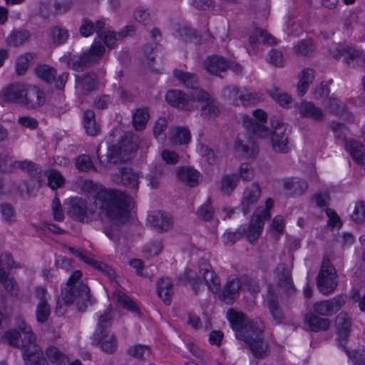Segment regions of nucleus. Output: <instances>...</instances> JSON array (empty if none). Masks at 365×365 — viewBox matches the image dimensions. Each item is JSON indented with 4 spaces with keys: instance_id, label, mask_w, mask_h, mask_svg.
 <instances>
[{
    "instance_id": "obj_1",
    "label": "nucleus",
    "mask_w": 365,
    "mask_h": 365,
    "mask_svg": "<svg viewBox=\"0 0 365 365\" xmlns=\"http://www.w3.org/2000/svg\"><path fill=\"white\" fill-rule=\"evenodd\" d=\"M83 189L93 195L95 205L114 224L122 225L128 220L131 200L124 192L106 190L92 180H85Z\"/></svg>"
},
{
    "instance_id": "obj_2",
    "label": "nucleus",
    "mask_w": 365,
    "mask_h": 365,
    "mask_svg": "<svg viewBox=\"0 0 365 365\" xmlns=\"http://www.w3.org/2000/svg\"><path fill=\"white\" fill-rule=\"evenodd\" d=\"M227 317L235 331L236 338L243 341L256 358L268 355L269 345L263 339L264 325L259 318L249 319L244 314L230 309Z\"/></svg>"
},
{
    "instance_id": "obj_3",
    "label": "nucleus",
    "mask_w": 365,
    "mask_h": 365,
    "mask_svg": "<svg viewBox=\"0 0 365 365\" xmlns=\"http://www.w3.org/2000/svg\"><path fill=\"white\" fill-rule=\"evenodd\" d=\"M83 276L80 270L74 271L68 278L66 283L61 287V295L58 298L56 305V314L63 315L65 307L75 304L79 312H83L90 303L91 294L88 286L83 282H79Z\"/></svg>"
},
{
    "instance_id": "obj_4",
    "label": "nucleus",
    "mask_w": 365,
    "mask_h": 365,
    "mask_svg": "<svg viewBox=\"0 0 365 365\" xmlns=\"http://www.w3.org/2000/svg\"><path fill=\"white\" fill-rule=\"evenodd\" d=\"M198 271L208 289L212 293L220 292L221 290L220 279L207 259L204 258L199 259ZM178 282L180 284L188 282L196 295L204 289L203 282L192 269H186L179 276Z\"/></svg>"
},
{
    "instance_id": "obj_5",
    "label": "nucleus",
    "mask_w": 365,
    "mask_h": 365,
    "mask_svg": "<svg viewBox=\"0 0 365 365\" xmlns=\"http://www.w3.org/2000/svg\"><path fill=\"white\" fill-rule=\"evenodd\" d=\"M113 314L109 306L98 317L97 327L93 334V341L101 344V349L107 354L114 353L118 348L115 336L111 334L108 329L113 322Z\"/></svg>"
},
{
    "instance_id": "obj_6",
    "label": "nucleus",
    "mask_w": 365,
    "mask_h": 365,
    "mask_svg": "<svg viewBox=\"0 0 365 365\" xmlns=\"http://www.w3.org/2000/svg\"><path fill=\"white\" fill-rule=\"evenodd\" d=\"M339 280L335 268L327 257H324L320 271L317 278V285L324 295H329L334 292Z\"/></svg>"
},
{
    "instance_id": "obj_7",
    "label": "nucleus",
    "mask_w": 365,
    "mask_h": 365,
    "mask_svg": "<svg viewBox=\"0 0 365 365\" xmlns=\"http://www.w3.org/2000/svg\"><path fill=\"white\" fill-rule=\"evenodd\" d=\"M273 131L271 135L272 147L274 152L286 154L289 151V136L292 128L279 119L271 118Z\"/></svg>"
},
{
    "instance_id": "obj_8",
    "label": "nucleus",
    "mask_w": 365,
    "mask_h": 365,
    "mask_svg": "<svg viewBox=\"0 0 365 365\" xmlns=\"http://www.w3.org/2000/svg\"><path fill=\"white\" fill-rule=\"evenodd\" d=\"M13 259L10 253L6 252L0 257V282L4 286V289L11 296L16 297L19 294V289L15 279L9 277L7 271L14 268H20Z\"/></svg>"
},
{
    "instance_id": "obj_9",
    "label": "nucleus",
    "mask_w": 365,
    "mask_h": 365,
    "mask_svg": "<svg viewBox=\"0 0 365 365\" xmlns=\"http://www.w3.org/2000/svg\"><path fill=\"white\" fill-rule=\"evenodd\" d=\"M253 117L245 115L242 116L243 126L252 133L264 138L269 135V128L264 125L267 120V114L262 109H255L252 112Z\"/></svg>"
},
{
    "instance_id": "obj_10",
    "label": "nucleus",
    "mask_w": 365,
    "mask_h": 365,
    "mask_svg": "<svg viewBox=\"0 0 365 365\" xmlns=\"http://www.w3.org/2000/svg\"><path fill=\"white\" fill-rule=\"evenodd\" d=\"M68 214L73 219L81 222H91L95 217V212L88 207L87 202L77 197L71 199Z\"/></svg>"
},
{
    "instance_id": "obj_11",
    "label": "nucleus",
    "mask_w": 365,
    "mask_h": 365,
    "mask_svg": "<svg viewBox=\"0 0 365 365\" xmlns=\"http://www.w3.org/2000/svg\"><path fill=\"white\" fill-rule=\"evenodd\" d=\"M346 296L339 294L331 299L323 300L314 303V311L318 315L329 317L334 315L346 304Z\"/></svg>"
},
{
    "instance_id": "obj_12",
    "label": "nucleus",
    "mask_w": 365,
    "mask_h": 365,
    "mask_svg": "<svg viewBox=\"0 0 365 365\" xmlns=\"http://www.w3.org/2000/svg\"><path fill=\"white\" fill-rule=\"evenodd\" d=\"M148 222L158 232L170 231L173 227V219L170 215L162 211L153 212L148 217Z\"/></svg>"
},
{
    "instance_id": "obj_13",
    "label": "nucleus",
    "mask_w": 365,
    "mask_h": 365,
    "mask_svg": "<svg viewBox=\"0 0 365 365\" xmlns=\"http://www.w3.org/2000/svg\"><path fill=\"white\" fill-rule=\"evenodd\" d=\"M167 102L173 107L181 108L185 110H191L195 108L193 101L190 100L189 96L180 90H170L165 96Z\"/></svg>"
},
{
    "instance_id": "obj_14",
    "label": "nucleus",
    "mask_w": 365,
    "mask_h": 365,
    "mask_svg": "<svg viewBox=\"0 0 365 365\" xmlns=\"http://www.w3.org/2000/svg\"><path fill=\"white\" fill-rule=\"evenodd\" d=\"M45 102L43 92L35 86H26L21 106L29 109H35L41 107Z\"/></svg>"
},
{
    "instance_id": "obj_15",
    "label": "nucleus",
    "mask_w": 365,
    "mask_h": 365,
    "mask_svg": "<svg viewBox=\"0 0 365 365\" xmlns=\"http://www.w3.org/2000/svg\"><path fill=\"white\" fill-rule=\"evenodd\" d=\"M337 334L339 336V344L344 349L351 330L352 321L349 314L341 312L335 319Z\"/></svg>"
},
{
    "instance_id": "obj_16",
    "label": "nucleus",
    "mask_w": 365,
    "mask_h": 365,
    "mask_svg": "<svg viewBox=\"0 0 365 365\" xmlns=\"http://www.w3.org/2000/svg\"><path fill=\"white\" fill-rule=\"evenodd\" d=\"M76 88L84 96L98 89L99 82L96 73L90 72L83 76H75Z\"/></svg>"
},
{
    "instance_id": "obj_17",
    "label": "nucleus",
    "mask_w": 365,
    "mask_h": 365,
    "mask_svg": "<svg viewBox=\"0 0 365 365\" xmlns=\"http://www.w3.org/2000/svg\"><path fill=\"white\" fill-rule=\"evenodd\" d=\"M261 195V188L258 183L254 182L247 187L241 201L242 210L247 215L257 204Z\"/></svg>"
},
{
    "instance_id": "obj_18",
    "label": "nucleus",
    "mask_w": 365,
    "mask_h": 365,
    "mask_svg": "<svg viewBox=\"0 0 365 365\" xmlns=\"http://www.w3.org/2000/svg\"><path fill=\"white\" fill-rule=\"evenodd\" d=\"M275 278L278 285L287 294H292L295 289L293 284L291 269L284 263L277 264L275 269Z\"/></svg>"
},
{
    "instance_id": "obj_19",
    "label": "nucleus",
    "mask_w": 365,
    "mask_h": 365,
    "mask_svg": "<svg viewBox=\"0 0 365 365\" xmlns=\"http://www.w3.org/2000/svg\"><path fill=\"white\" fill-rule=\"evenodd\" d=\"M139 175L130 168H120L119 173L113 175V180L116 183H123L128 188L138 190Z\"/></svg>"
},
{
    "instance_id": "obj_20",
    "label": "nucleus",
    "mask_w": 365,
    "mask_h": 365,
    "mask_svg": "<svg viewBox=\"0 0 365 365\" xmlns=\"http://www.w3.org/2000/svg\"><path fill=\"white\" fill-rule=\"evenodd\" d=\"M298 112L302 118H310L316 122L322 121L325 118L323 110L310 101H302L298 106Z\"/></svg>"
},
{
    "instance_id": "obj_21",
    "label": "nucleus",
    "mask_w": 365,
    "mask_h": 365,
    "mask_svg": "<svg viewBox=\"0 0 365 365\" xmlns=\"http://www.w3.org/2000/svg\"><path fill=\"white\" fill-rule=\"evenodd\" d=\"M227 65L226 58L217 55L208 56L204 62L205 70L217 76H221V73L227 70Z\"/></svg>"
},
{
    "instance_id": "obj_22",
    "label": "nucleus",
    "mask_w": 365,
    "mask_h": 365,
    "mask_svg": "<svg viewBox=\"0 0 365 365\" xmlns=\"http://www.w3.org/2000/svg\"><path fill=\"white\" fill-rule=\"evenodd\" d=\"M242 286V280L236 277L229 278L220 296L222 301L225 304H232Z\"/></svg>"
},
{
    "instance_id": "obj_23",
    "label": "nucleus",
    "mask_w": 365,
    "mask_h": 365,
    "mask_svg": "<svg viewBox=\"0 0 365 365\" xmlns=\"http://www.w3.org/2000/svg\"><path fill=\"white\" fill-rule=\"evenodd\" d=\"M15 169L20 168L23 171L27 172L31 177L36 179L39 185L43 181V178L46 177L41 168V167L30 160H16L14 161Z\"/></svg>"
},
{
    "instance_id": "obj_24",
    "label": "nucleus",
    "mask_w": 365,
    "mask_h": 365,
    "mask_svg": "<svg viewBox=\"0 0 365 365\" xmlns=\"http://www.w3.org/2000/svg\"><path fill=\"white\" fill-rule=\"evenodd\" d=\"M16 326L21 334V341L24 344L23 349L26 348H32L34 346H38L36 344V337L33 332L31 326L27 324L22 319H19L16 322Z\"/></svg>"
},
{
    "instance_id": "obj_25",
    "label": "nucleus",
    "mask_w": 365,
    "mask_h": 365,
    "mask_svg": "<svg viewBox=\"0 0 365 365\" xmlns=\"http://www.w3.org/2000/svg\"><path fill=\"white\" fill-rule=\"evenodd\" d=\"M133 26H127L118 34L111 31H104L103 33H99L98 36L103 40L105 44L108 48H113L116 46L117 41L120 40L128 35H133Z\"/></svg>"
},
{
    "instance_id": "obj_26",
    "label": "nucleus",
    "mask_w": 365,
    "mask_h": 365,
    "mask_svg": "<svg viewBox=\"0 0 365 365\" xmlns=\"http://www.w3.org/2000/svg\"><path fill=\"white\" fill-rule=\"evenodd\" d=\"M264 224V220L259 215H253L247 230L244 234L247 235L248 241L251 243L255 242L260 235Z\"/></svg>"
},
{
    "instance_id": "obj_27",
    "label": "nucleus",
    "mask_w": 365,
    "mask_h": 365,
    "mask_svg": "<svg viewBox=\"0 0 365 365\" xmlns=\"http://www.w3.org/2000/svg\"><path fill=\"white\" fill-rule=\"evenodd\" d=\"M249 43L254 53H255V49L259 47V44L263 43L272 46L276 43V39L266 31L257 29L255 32L249 37Z\"/></svg>"
},
{
    "instance_id": "obj_28",
    "label": "nucleus",
    "mask_w": 365,
    "mask_h": 365,
    "mask_svg": "<svg viewBox=\"0 0 365 365\" xmlns=\"http://www.w3.org/2000/svg\"><path fill=\"white\" fill-rule=\"evenodd\" d=\"M323 103L330 113L351 120V114L347 112L345 105L339 100L335 98H327L323 100Z\"/></svg>"
},
{
    "instance_id": "obj_29",
    "label": "nucleus",
    "mask_w": 365,
    "mask_h": 365,
    "mask_svg": "<svg viewBox=\"0 0 365 365\" xmlns=\"http://www.w3.org/2000/svg\"><path fill=\"white\" fill-rule=\"evenodd\" d=\"M23 358L25 365H42L45 361L43 352L38 345L26 348Z\"/></svg>"
},
{
    "instance_id": "obj_30",
    "label": "nucleus",
    "mask_w": 365,
    "mask_h": 365,
    "mask_svg": "<svg viewBox=\"0 0 365 365\" xmlns=\"http://www.w3.org/2000/svg\"><path fill=\"white\" fill-rule=\"evenodd\" d=\"M298 78L297 92L299 96H304L314 79V71L309 68H305L299 73Z\"/></svg>"
},
{
    "instance_id": "obj_31",
    "label": "nucleus",
    "mask_w": 365,
    "mask_h": 365,
    "mask_svg": "<svg viewBox=\"0 0 365 365\" xmlns=\"http://www.w3.org/2000/svg\"><path fill=\"white\" fill-rule=\"evenodd\" d=\"M304 321L309 326L310 329L314 332L327 330L331 324L330 319L320 317L313 313L307 314Z\"/></svg>"
},
{
    "instance_id": "obj_32",
    "label": "nucleus",
    "mask_w": 365,
    "mask_h": 365,
    "mask_svg": "<svg viewBox=\"0 0 365 365\" xmlns=\"http://www.w3.org/2000/svg\"><path fill=\"white\" fill-rule=\"evenodd\" d=\"M283 186L287 193L291 195H302L308 188V184L305 180L297 178L284 180Z\"/></svg>"
},
{
    "instance_id": "obj_33",
    "label": "nucleus",
    "mask_w": 365,
    "mask_h": 365,
    "mask_svg": "<svg viewBox=\"0 0 365 365\" xmlns=\"http://www.w3.org/2000/svg\"><path fill=\"white\" fill-rule=\"evenodd\" d=\"M26 85L22 83L11 84L4 91V97L7 101L21 105Z\"/></svg>"
},
{
    "instance_id": "obj_34",
    "label": "nucleus",
    "mask_w": 365,
    "mask_h": 365,
    "mask_svg": "<svg viewBox=\"0 0 365 365\" xmlns=\"http://www.w3.org/2000/svg\"><path fill=\"white\" fill-rule=\"evenodd\" d=\"M158 297L165 304H170L173 295V282L168 277H162L157 284Z\"/></svg>"
},
{
    "instance_id": "obj_35",
    "label": "nucleus",
    "mask_w": 365,
    "mask_h": 365,
    "mask_svg": "<svg viewBox=\"0 0 365 365\" xmlns=\"http://www.w3.org/2000/svg\"><path fill=\"white\" fill-rule=\"evenodd\" d=\"M175 78L187 88L193 89L199 83V78L197 74L184 71L180 69L173 71Z\"/></svg>"
},
{
    "instance_id": "obj_36",
    "label": "nucleus",
    "mask_w": 365,
    "mask_h": 365,
    "mask_svg": "<svg viewBox=\"0 0 365 365\" xmlns=\"http://www.w3.org/2000/svg\"><path fill=\"white\" fill-rule=\"evenodd\" d=\"M267 302L274 323L276 324L282 323L284 319V314L279 305L277 297L273 293L269 292Z\"/></svg>"
},
{
    "instance_id": "obj_37",
    "label": "nucleus",
    "mask_w": 365,
    "mask_h": 365,
    "mask_svg": "<svg viewBox=\"0 0 365 365\" xmlns=\"http://www.w3.org/2000/svg\"><path fill=\"white\" fill-rule=\"evenodd\" d=\"M237 151L242 153L246 158H255L258 153V148L253 140L250 138L245 141L238 137L235 143Z\"/></svg>"
},
{
    "instance_id": "obj_38",
    "label": "nucleus",
    "mask_w": 365,
    "mask_h": 365,
    "mask_svg": "<svg viewBox=\"0 0 365 365\" xmlns=\"http://www.w3.org/2000/svg\"><path fill=\"white\" fill-rule=\"evenodd\" d=\"M178 178L180 180L193 187L198 184L200 173L195 169L189 167H182L178 169Z\"/></svg>"
},
{
    "instance_id": "obj_39",
    "label": "nucleus",
    "mask_w": 365,
    "mask_h": 365,
    "mask_svg": "<svg viewBox=\"0 0 365 365\" xmlns=\"http://www.w3.org/2000/svg\"><path fill=\"white\" fill-rule=\"evenodd\" d=\"M83 124L88 135H97L101 131L100 125L96 123L95 113L92 110H86L83 115Z\"/></svg>"
},
{
    "instance_id": "obj_40",
    "label": "nucleus",
    "mask_w": 365,
    "mask_h": 365,
    "mask_svg": "<svg viewBox=\"0 0 365 365\" xmlns=\"http://www.w3.org/2000/svg\"><path fill=\"white\" fill-rule=\"evenodd\" d=\"M346 149L349 152L353 158L359 163H362L365 160V148L359 142L349 140L346 142Z\"/></svg>"
},
{
    "instance_id": "obj_41",
    "label": "nucleus",
    "mask_w": 365,
    "mask_h": 365,
    "mask_svg": "<svg viewBox=\"0 0 365 365\" xmlns=\"http://www.w3.org/2000/svg\"><path fill=\"white\" fill-rule=\"evenodd\" d=\"M139 137L133 133L125 135L120 142V148L125 153H130L136 151L140 146Z\"/></svg>"
},
{
    "instance_id": "obj_42",
    "label": "nucleus",
    "mask_w": 365,
    "mask_h": 365,
    "mask_svg": "<svg viewBox=\"0 0 365 365\" xmlns=\"http://www.w3.org/2000/svg\"><path fill=\"white\" fill-rule=\"evenodd\" d=\"M242 90L234 85L225 86L222 91V95L224 99L230 101L235 106H240V98Z\"/></svg>"
},
{
    "instance_id": "obj_43",
    "label": "nucleus",
    "mask_w": 365,
    "mask_h": 365,
    "mask_svg": "<svg viewBox=\"0 0 365 365\" xmlns=\"http://www.w3.org/2000/svg\"><path fill=\"white\" fill-rule=\"evenodd\" d=\"M293 51L298 56H309L315 51V46L312 39H304L293 47Z\"/></svg>"
},
{
    "instance_id": "obj_44",
    "label": "nucleus",
    "mask_w": 365,
    "mask_h": 365,
    "mask_svg": "<svg viewBox=\"0 0 365 365\" xmlns=\"http://www.w3.org/2000/svg\"><path fill=\"white\" fill-rule=\"evenodd\" d=\"M220 113L219 103L213 97L201 106V115L206 118H215Z\"/></svg>"
},
{
    "instance_id": "obj_45",
    "label": "nucleus",
    "mask_w": 365,
    "mask_h": 365,
    "mask_svg": "<svg viewBox=\"0 0 365 365\" xmlns=\"http://www.w3.org/2000/svg\"><path fill=\"white\" fill-rule=\"evenodd\" d=\"M148 108H139L133 115V124L136 130H142L149 120Z\"/></svg>"
},
{
    "instance_id": "obj_46",
    "label": "nucleus",
    "mask_w": 365,
    "mask_h": 365,
    "mask_svg": "<svg viewBox=\"0 0 365 365\" xmlns=\"http://www.w3.org/2000/svg\"><path fill=\"white\" fill-rule=\"evenodd\" d=\"M48 360L55 365H67L69 362L68 357L55 346H49L46 349Z\"/></svg>"
},
{
    "instance_id": "obj_47",
    "label": "nucleus",
    "mask_w": 365,
    "mask_h": 365,
    "mask_svg": "<svg viewBox=\"0 0 365 365\" xmlns=\"http://www.w3.org/2000/svg\"><path fill=\"white\" fill-rule=\"evenodd\" d=\"M113 297L124 309L133 312L140 313L136 304L124 292L120 290H116L114 292Z\"/></svg>"
},
{
    "instance_id": "obj_48",
    "label": "nucleus",
    "mask_w": 365,
    "mask_h": 365,
    "mask_svg": "<svg viewBox=\"0 0 365 365\" xmlns=\"http://www.w3.org/2000/svg\"><path fill=\"white\" fill-rule=\"evenodd\" d=\"M122 152L123 151L120 148V145H113L109 147L106 155V161L103 160L100 155H98L99 163L106 168H110L111 165L115 164L120 159V155Z\"/></svg>"
},
{
    "instance_id": "obj_49",
    "label": "nucleus",
    "mask_w": 365,
    "mask_h": 365,
    "mask_svg": "<svg viewBox=\"0 0 365 365\" xmlns=\"http://www.w3.org/2000/svg\"><path fill=\"white\" fill-rule=\"evenodd\" d=\"M35 72L38 78L48 83H52L56 76L55 68L46 64L37 66Z\"/></svg>"
},
{
    "instance_id": "obj_50",
    "label": "nucleus",
    "mask_w": 365,
    "mask_h": 365,
    "mask_svg": "<svg viewBox=\"0 0 365 365\" xmlns=\"http://www.w3.org/2000/svg\"><path fill=\"white\" fill-rule=\"evenodd\" d=\"M106 51V48L100 41H94L89 51L85 53L88 57L92 65L99 61V60L103 56Z\"/></svg>"
},
{
    "instance_id": "obj_51",
    "label": "nucleus",
    "mask_w": 365,
    "mask_h": 365,
    "mask_svg": "<svg viewBox=\"0 0 365 365\" xmlns=\"http://www.w3.org/2000/svg\"><path fill=\"white\" fill-rule=\"evenodd\" d=\"M269 96L277 102L281 106L285 107L292 103V98L287 93H284L281 88L274 87L269 91Z\"/></svg>"
},
{
    "instance_id": "obj_52",
    "label": "nucleus",
    "mask_w": 365,
    "mask_h": 365,
    "mask_svg": "<svg viewBox=\"0 0 365 365\" xmlns=\"http://www.w3.org/2000/svg\"><path fill=\"white\" fill-rule=\"evenodd\" d=\"M68 65L73 70L76 71H82L84 68L92 66L88 57L86 53L81 56L71 57L68 61Z\"/></svg>"
},
{
    "instance_id": "obj_53",
    "label": "nucleus",
    "mask_w": 365,
    "mask_h": 365,
    "mask_svg": "<svg viewBox=\"0 0 365 365\" xmlns=\"http://www.w3.org/2000/svg\"><path fill=\"white\" fill-rule=\"evenodd\" d=\"M239 176L237 174L225 175L221 180V190L230 195L237 187Z\"/></svg>"
},
{
    "instance_id": "obj_54",
    "label": "nucleus",
    "mask_w": 365,
    "mask_h": 365,
    "mask_svg": "<svg viewBox=\"0 0 365 365\" xmlns=\"http://www.w3.org/2000/svg\"><path fill=\"white\" fill-rule=\"evenodd\" d=\"M68 250L72 255L78 257L81 261L93 268L98 262V260H96L91 253L87 250H77L73 247H68Z\"/></svg>"
},
{
    "instance_id": "obj_55",
    "label": "nucleus",
    "mask_w": 365,
    "mask_h": 365,
    "mask_svg": "<svg viewBox=\"0 0 365 365\" xmlns=\"http://www.w3.org/2000/svg\"><path fill=\"white\" fill-rule=\"evenodd\" d=\"M240 105L243 106L255 105L261 101V95L259 93L251 91L246 88L242 90Z\"/></svg>"
},
{
    "instance_id": "obj_56",
    "label": "nucleus",
    "mask_w": 365,
    "mask_h": 365,
    "mask_svg": "<svg viewBox=\"0 0 365 365\" xmlns=\"http://www.w3.org/2000/svg\"><path fill=\"white\" fill-rule=\"evenodd\" d=\"M168 121L165 118H160L157 120L153 128V134L155 138L161 143L166 140L165 130L167 128Z\"/></svg>"
},
{
    "instance_id": "obj_57",
    "label": "nucleus",
    "mask_w": 365,
    "mask_h": 365,
    "mask_svg": "<svg viewBox=\"0 0 365 365\" xmlns=\"http://www.w3.org/2000/svg\"><path fill=\"white\" fill-rule=\"evenodd\" d=\"M246 225H241L235 232L227 231L225 233H224V235L222 237L223 242L228 246L232 245L239 239H240V237L246 232Z\"/></svg>"
},
{
    "instance_id": "obj_58",
    "label": "nucleus",
    "mask_w": 365,
    "mask_h": 365,
    "mask_svg": "<svg viewBox=\"0 0 365 365\" xmlns=\"http://www.w3.org/2000/svg\"><path fill=\"white\" fill-rule=\"evenodd\" d=\"M192 90V91L190 94V98L191 101H193V105H195V106H197L195 104L196 102L200 103V105L202 106L203 103L209 101V99L212 97L205 89L199 87L198 85ZM196 108L197 107H195V108Z\"/></svg>"
},
{
    "instance_id": "obj_59",
    "label": "nucleus",
    "mask_w": 365,
    "mask_h": 365,
    "mask_svg": "<svg viewBox=\"0 0 365 365\" xmlns=\"http://www.w3.org/2000/svg\"><path fill=\"white\" fill-rule=\"evenodd\" d=\"M172 140L180 144L187 143L190 140V133L183 127H177L173 130Z\"/></svg>"
},
{
    "instance_id": "obj_60",
    "label": "nucleus",
    "mask_w": 365,
    "mask_h": 365,
    "mask_svg": "<svg viewBox=\"0 0 365 365\" xmlns=\"http://www.w3.org/2000/svg\"><path fill=\"white\" fill-rule=\"evenodd\" d=\"M28 38L29 34L27 31H13L6 38V43L10 46H18L24 43Z\"/></svg>"
},
{
    "instance_id": "obj_61",
    "label": "nucleus",
    "mask_w": 365,
    "mask_h": 365,
    "mask_svg": "<svg viewBox=\"0 0 365 365\" xmlns=\"http://www.w3.org/2000/svg\"><path fill=\"white\" fill-rule=\"evenodd\" d=\"M68 36V31L65 28L55 26L51 29V36L53 42L56 44L59 45L65 43Z\"/></svg>"
},
{
    "instance_id": "obj_62",
    "label": "nucleus",
    "mask_w": 365,
    "mask_h": 365,
    "mask_svg": "<svg viewBox=\"0 0 365 365\" xmlns=\"http://www.w3.org/2000/svg\"><path fill=\"white\" fill-rule=\"evenodd\" d=\"M214 213L215 211L211 205L210 198H208L197 211V216L205 221L211 220L213 218Z\"/></svg>"
},
{
    "instance_id": "obj_63",
    "label": "nucleus",
    "mask_w": 365,
    "mask_h": 365,
    "mask_svg": "<svg viewBox=\"0 0 365 365\" xmlns=\"http://www.w3.org/2000/svg\"><path fill=\"white\" fill-rule=\"evenodd\" d=\"M51 314V307L48 302H38L36 307V319L39 323L46 322Z\"/></svg>"
},
{
    "instance_id": "obj_64",
    "label": "nucleus",
    "mask_w": 365,
    "mask_h": 365,
    "mask_svg": "<svg viewBox=\"0 0 365 365\" xmlns=\"http://www.w3.org/2000/svg\"><path fill=\"white\" fill-rule=\"evenodd\" d=\"M5 339L8 341V343L16 348L22 349L24 345L21 341V334L15 329H11L5 333Z\"/></svg>"
}]
</instances>
